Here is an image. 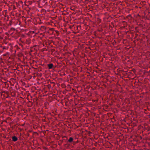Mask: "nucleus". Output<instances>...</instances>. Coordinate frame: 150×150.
<instances>
[{
    "mask_svg": "<svg viewBox=\"0 0 150 150\" xmlns=\"http://www.w3.org/2000/svg\"><path fill=\"white\" fill-rule=\"evenodd\" d=\"M74 139L72 137H70L69 138V139L68 141L67 142H69V143H71L72 142V144H73L74 145L75 144V142H73Z\"/></svg>",
    "mask_w": 150,
    "mask_h": 150,
    "instance_id": "nucleus-1",
    "label": "nucleus"
},
{
    "mask_svg": "<svg viewBox=\"0 0 150 150\" xmlns=\"http://www.w3.org/2000/svg\"><path fill=\"white\" fill-rule=\"evenodd\" d=\"M12 139L13 140L14 142H16L18 140L16 136H13L12 137Z\"/></svg>",
    "mask_w": 150,
    "mask_h": 150,
    "instance_id": "nucleus-2",
    "label": "nucleus"
},
{
    "mask_svg": "<svg viewBox=\"0 0 150 150\" xmlns=\"http://www.w3.org/2000/svg\"><path fill=\"white\" fill-rule=\"evenodd\" d=\"M48 66L49 69H51L53 67V64H48Z\"/></svg>",
    "mask_w": 150,
    "mask_h": 150,
    "instance_id": "nucleus-3",
    "label": "nucleus"
},
{
    "mask_svg": "<svg viewBox=\"0 0 150 150\" xmlns=\"http://www.w3.org/2000/svg\"><path fill=\"white\" fill-rule=\"evenodd\" d=\"M20 45L21 46H23V45H22L20 44Z\"/></svg>",
    "mask_w": 150,
    "mask_h": 150,
    "instance_id": "nucleus-4",
    "label": "nucleus"
}]
</instances>
